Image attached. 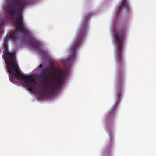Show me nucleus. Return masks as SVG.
<instances>
[{
	"mask_svg": "<svg viewBox=\"0 0 156 156\" xmlns=\"http://www.w3.org/2000/svg\"><path fill=\"white\" fill-rule=\"evenodd\" d=\"M8 35L5 38L4 47V51L3 54H5V60L6 62L7 69L9 73L10 74L9 80L10 81H14L13 78V73L15 77L19 81L24 83H27V87L29 91H32L34 87V85L32 83H36L30 76H26L22 74L20 72L18 66L15 64L14 60V55L13 53L9 52L8 50L7 42L8 41Z\"/></svg>",
	"mask_w": 156,
	"mask_h": 156,
	"instance_id": "1",
	"label": "nucleus"
},
{
	"mask_svg": "<svg viewBox=\"0 0 156 156\" xmlns=\"http://www.w3.org/2000/svg\"><path fill=\"white\" fill-rule=\"evenodd\" d=\"M31 2L30 0H14L13 2L10 0H7L4 6V11L16 20L14 24L16 30L25 35H30L31 33L24 26L22 12Z\"/></svg>",
	"mask_w": 156,
	"mask_h": 156,
	"instance_id": "2",
	"label": "nucleus"
},
{
	"mask_svg": "<svg viewBox=\"0 0 156 156\" xmlns=\"http://www.w3.org/2000/svg\"><path fill=\"white\" fill-rule=\"evenodd\" d=\"M66 71L57 70L55 73L51 72L50 70H47L44 73L42 78L44 81L48 80L47 75L51 74L53 77L51 79L44 83V88L46 91L43 90L42 93L45 96L48 97L54 94L57 90H58L64 82Z\"/></svg>",
	"mask_w": 156,
	"mask_h": 156,
	"instance_id": "3",
	"label": "nucleus"
},
{
	"mask_svg": "<svg viewBox=\"0 0 156 156\" xmlns=\"http://www.w3.org/2000/svg\"><path fill=\"white\" fill-rule=\"evenodd\" d=\"M87 16L86 18V19L84 22L82 23L81 25L78 30L74 43L71 48L69 57L67 59L63 61L65 65L66 66L70 65L71 62H73L75 58L76 49L80 45L85 36L87 29Z\"/></svg>",
	"mask_w": 156,
	"mask_h": 156,
	"instance_id": "4",
	"label": "nucleus"
},
{
	"mask_svg": "<svg viewBox=\"0 0 156 156\" xmlns=\"http://www.w3.org/2000/svg\"><path fill=\"white\" fill-rule=\"evenodd\" d=\"M125 33V29H121L118 33H115L114 35L115 42L117 46L116 59L119 68L122 67L124 61L123 46Z\"/></svg>",
	"mask_w": 156,
	"mask_h": 156,
	"instance_id": "5",
	"label": "nucleus"
},
{
	"mask_svg": "<svg viewBox=\"0 0 156 156\" xmlns=\"http://www.w3.org/2000/svg\"><path fill=\"white\" fill-rule=\"evenodd\" d=\"M31 46L34 49H36L40 54L42 55L45 56L47 54V52L41 49L40 43L38 41H35L31 43Z\"/></svg>",
	"mask_w": 156,
	"mask_h": 156,
	"instance_id": "6",
	"label": "nucleus"
},
{
	"mask_svg": "<svg viewBox=\"0 0 156 156\" xmlns=\"http://www.w3.org/2000/svg\"><path fill=\"white\" fill-rule=\"evenodd\" d=\"M117 107V104L115 105L113 108L111 110L108 116V119L112 118L114 115L115 111Z\"/></svg>",
	"mask_w": 156,
	"mask_h": 156,
	"instance_id": "7",
	"label": "nucleus"
},
{
	"mask_svg": "<svg viewBox=\"0 0 156 156\" xmlns=\"http://www.w3.org/2000/svg\"><path fill=\"white\" fill-rule=\"evenodd\" d=\"M15 36V33L13 32H12L10 33L9 35V38H13Z\"/></svg>",
	"mask_w": 156,
	"mask_h": 156,
	"instance_id": "8",
	"label": "nucleus"
},
{
	"mask_svg": "<svg viewBox=\"0 0 156 156\" xmlns=\"http://www.w3.org/2000/svg\"><path fill=\"white\" fill-rule=\"evenodd\" d=\"M5 21L3 20H2L0 22V27H3Z\"/></svg>",
	"mask_w": 156,
	"mask_h": 156,
	"instance_id": "9",
	"label": "nucleus"
},
{
	"mask_svg": "<svg viewBox=\"0 0 156 156\" xmlns=\"http://www.w3.org/2000/svg\"><path fill=\"white\" fill-rule=\"evenodd\" d=\"M121 95V92L120 91H119L118 92L117 96L118 97V99H119Z\"/></svg>",
	"mask_w": 156,
	"mask_h": 156,
	"instance_id": "10",
	"label": "nucleus"
},
{
	"mask_svg": "<svg viewBox=\"0 0 156 156\" xmlns=\"http://www.w3.org/2000/svg\"><path fill=\"white\" fill-rule=\"evenodd\" d=\"M119 85V86L121 85L122 84V81L121 79L119 80L118 81Z\"/></svg>",
	"mask_w": 156,
	"mask_h": 156,
	"instance_id": "11",
	"label": "nucleus"
},
{
	"mask_svg": "<svg viewBox=\"0 0 156 156\" xmlns=\"http://www.w3.org/2000/svg\"><path fill=\"white\" fill-rule=\"evenodd\" d=\"M39 66L40 68H41L42 67V64H41Z\"/></svg>",
	"mask_w": 156,
	"mask_h": 156,
	"instance_id": "12",
	"label": "nucleus"
},
{
	"mask_svg": "<svg viewBox=\"0 0 156 156\" xmlns=\"http://www.w3.org/2000/svg\"><path fill=\"white\" fill-rule=\"evenodd\" d=\"M16 31H15V33H16Z\"/></svg>",
	"mask_w": 156,
	"mask_h": 156,
	"instance_id": "13",
	"label": "nucleus"
}]
</instances>
